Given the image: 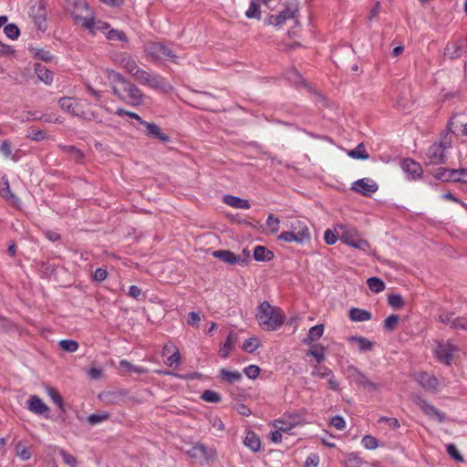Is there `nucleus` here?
I'll return each instance as SVG.
<instances>
[{"mask_svg":"<svg viewBox=\"0 0 467 467\" xmlns=\"http://www.w3.org/2000/svg\"><path fill=\"white\" fill-rule=\"evenodd\" d=\"M143 126L146 128V135L148 137L154 138L162 142L170 141V136L163 133L160 126H158L157 124L146 121L144 122Z\"/></svg>","mask_w":467,"mask_h":467,"instance_id":"a211bd4d","label":"nucleus"},{"mask_svg":"<svg viewBox=\"0 0 467 467\" xmlns=\"http://www.w3.org/2000/svg\"><path fill=\"white\" fill-rule=\"evenodd\" d=\"M58 346L69 353L76 352L78 348V343L73 339H62L58 342Z\"/></svg>","mask_w":467,"mask_h":467,"instance_id":"49530a36","label":"nucleus"},{"mask_svg":"<svg viewBox=\"0 0 467 467\" xmlns=\"http://www.w3.org/2000/svg\"><path fill=\"white\" fill-rule=\"evenodd\" d=\"M236 341H237V335L234 331L229 332L224 343L219 349L220 357L223 358H227L229 357L230 353L234 348Z\"/></svg>","mask_w":467,"mask_h":467,"instance_id":"5701e85b","label":"nucleus"},{"mask_svg":"<svg viewBox=\"0 0 467 467\" xmlns=\"http://www.w3.org/2000/svg\"><path fill=\"white\" fill-rule=\"evenodd\" d=\"M71 16L76 25L81 26L92 35H95L97 31H101L106 34L107 30L110 27L108 22L101 20L96 21L88 5L85 2L75 4Z\"/></svg>","mask_w":467,"mask_h":467,"instance_id":"f257e3e1","label":"nucleus"},{"mask_svg":"<svg viewBox=\"0 0 467 467\" xmlns=\"http://www.w3.org/2000/svg\"><path fill=\"white\" fill-rule=\"evenodd\" d=\"M62 152L67 154L71 160L80 163L84 158L83 152L72 145H58Z\"/></svg>","mask_w":467,"mask_h":467,"instance_id":"2f4dec72","label":"nucleus"},{"mask_svg":"<svg viewBox=\"0 0 467 467\" xmlns=\"http://www.w3.org/2000/svg\"><path fill=\"white\" fill-rule=\"evenodd\" d=\"M311 375L320 379H327L329 388L332 390H338L339 383L337 380L333 371L329 368L326 366L316 365L313 368Z\"/></svg>","mask_w":467,"mask_h":467,"instance_id":"f8f14e48","label":"nucleus"},{"mask_svg":"<svg viewBox=\"0 0 467 467\" xmlns=\"http://www.w3.org/2000/svg\"><path fill=\"white\" fill-rule=\"evenodd\" d=\"M213 256L230 265L238 264L241 261L240 256L229 250H216L213 253Z\"/></svg>","mask_w":467,"mask_h":467,"instance_id":"bb28decb","label":"nucleus"},{"mask_svg":"<svg viewBox=\"0 0 467 467\" xmlns=\"http://www.w3.org/2000/svg\"><path fill=\"white\" fill-rule=\"evenodd\" d=\"M294 17V11L289 8H285L278 15H269L265 20L267 25L271 26H280L283 25L286 20Z\"/></svg>","mask_w":467,"mask_h":467,"instance_id":"412c9836","label":"nucleus"},{"mask_svg":"<svg viewBox=\"0 0 467 467\" xmlns=\"http://www.w3.org/2000/svg\"><path fill=\"white\" fill-rule=\"evenodd\" d=\"M245 376L251 379H254L259 376L260 368L256 365H250L244 369Z\"/></svg>","mask_w":467,"mask_h":467,"instance_id":"0e129e2a","label":"nucleus"},{"mask_svg":"<svg viewBox=\"0 0 467 467\" xmlns=\"http://www.w3.org/2000/svg\"><path fill=\"white\" fill-rule=\"evenodd\" d=\"M274 253L263 245H257L254 249V258L258 262H269L274 258Z\"/></svg>","mask_w":467,"mask_h":467,"instance_id":"c756f323","label":"nucleus"},{"mask_svg":"<svg viewBox=\"0 0 467 467\" xmlns=\"http://www.w3.org/2000/svg\"><path fill=\"white\" fill-rule=\"evenodd\" d=\"M411 400L431 419H437L439 422L445 420V414L429 403L425 399L417 393L410 395Z\"/></svg>","mask_w":467,"mask_h":467,"instance_id":"6e6552de","label":"nucleus"},{"mask_svg":"<svg viewBox=\"0 0 467 467\" xmlns=\"http://www.w3.org/2000/svg\"><path fill=\"white\" fill-rule=\"evenodd\" d=\"M348 317L353 322H364L370 320L372 315L366 309L352 307L348 311Z\"/></svg>","mask_w":467,"mask_h":467,"instance_id":"cd10ccee","label":"nucleus"},{"mask_svg":"<svg viewBox=\"0 0 467 467\" xmlns=\"http://www.w3.org/2000/svg\"><path fill=\"white\" fill-rule=\"evenodd\" d=\"M244 444L253 452H258L261 450V440L253 431H247L244 438Z\"/></svg>","mask_w":467,"mask_h":467,"instance_id":"b1692460","label":"nucleus"},{"mask_svg":"<svg viewBox=\"0 0 467 467\" xmlns=\"http://www.w3.org/2000/svg\"><path fill=\"white\" fill-rule=\"evenodd\" d=\"M266 224L271 229L273 234H275L279 230L280 220L275 217L273 213H270L266 219Z\"/></svg>","mask_w":467,"mask_h":467,"instance_id":"bf43d9fd","label":"nucleus"},{"mask_svg":"<svg viewBox=\"0 0 467 467\" xmlns=\"http://www.w3.org/2000/svg\"><path fill=\"white\" fill-rule=\"evenodd\" d=\"M245 16L248 19H260L261 18V11L260 5L257 0H250L249 7L245 11Z\"/></svg>","mask_w":467,"mask_h":467,"instance_id":"c9c22d12","label":"nucleus"},{"mask_svg":"<svg viewBox=\"0 0 467 467\" xmlns=\"http://www.w3.org/2000/svg\"><path fill=\"white\" fill-rule=\"evenodd\" d=\"M319 461L320 459L317 453H311L307 456L304 467H317Z\"/></svg>","mask_w":467,"mask_h":467,"instance_id":"338daca9","label":"nucleus"},{"mask_svg":"<svg viewBox=\"0 0 467 467\" xmlns=\"http://www.w3.org/2000/svg\"><path fill=\"white\" fill-rule=\"evenodd\" d=\"M58 105L63 110L74 116L81 117L86 119H91L95 118L94 112L86 113L83 110L81 102L78 99L69 97H64L58 100Z\"/></svg>","mask_w":467,"mask_h":467,"instance_id":"423d86ee","label":"nucleus"},{"mask_svg":"<svg viewBox=\"0 0 467 467\" xmlns=\"http://www.w3.org/2000/svg\"><path fill=\"white\" fill-rule=\"evenodd\" d=\"M223 200L225 204L234 208L249 209L251 207L248 200L237 196L227 194L223 196Z\"/></svg>","mask_w":467,"mask_h":467,"instance_id":"c85d7f7f","label":"nucleus"},{"mask_svg":"<svg viewBox=\"0 0 467 467\" xmlns=\"http://www.w3.org/2000/svg\"><path fill=\"white\" fill-rule=\"evenodd\" d=\"M27 409L37 415H43L48 412L49 410L46 403L36 395H32L29 397L27 400Z\"/></svg>","mask_w":467,"mask_h":467,"instance_id":"6ab92c4d","label":"nucleus"},{"mask_svg":"<svg viewBox=\"0 0 467 467\" xmlns=\"http://www.w3.org/2000/svg\"><path fill=\"white\" fill-rule=\"evenodd\" d=\"M451 147V141L444 140L435 142L426 151V163L428 165L443 164L446 161L445 150Z\"/></svg>","mask_w":467,"mask_h":467,"instance_id":"39448f33","label":"nucleus"},{"mask_svg":"<svg viewBox=\"0 0 467 467\" xmlns=\"http://www.w3.org/2000/svg\"><path fill=\"white\" fill-rule=\"evenodd\" d=\"M59 454L61 455L63 462L69 465L70 467H76L78 465V460L76 457L67 451H66L64 449L59 450Z\"/></svg>","mask_w":467,"mask_h":467,"instance_id":"6e6d98bb","label":"nucleus"},{"mask_svg":"<svg viewBox=\"0 0 467 467\" xmlns=\"http://www.w3.org/2000/svg\"><path fill=\"white\" fill-rule=\"evenodd\" d=\"M219 376L223 380H224L228 383H231V384H233L234 382H238L242 379V374L239 371H237V370L231 371L226 368H222L219 371Z\"/></svg>","mask_w":467,"mask_h":467,"instance_id":"f704fd0d","label":"nucleus"},{"mask_svg":"<svg viewBox=\"0 0 467 467\" xmlns=\"http://www.w3.org/2000/svg\"><path fill=\"white\" fill-rule=\"evenodd\" d=\"M278 240L284 241L286 243L294 242L297 244H306L304 241H299V237H297L296 234H294L293 231H291V230L281 233V234L278 236Z\"/></svg>","mask_w":467,"mask_h":467,"instance_id":"c03bdc74","label":"nucleus"},{"mask_svg":"<svg viewBox=\"0 0 467 467\" xmlns=\"http://www.w3.org/2000/svg\"><path fill=\"white\" fill-rule=\"evenodd\" d=\"M454 175H458V169L439 168L435 173V178L444 182L454 179Z\"/></svg>","mask_w":467,"mask_h":467,"instance_id":"4c0bfd02","label":"nucleus"},{"mask_svg":"<svg viewBox=\"0 0 467 467\" xmlns=\"http://www.w3.org/2000/svg\"><path fill=\"white\" fill-rule=\"evenodd\" d=\"M119 365L121 368H125L128 371L136 373V374H146L148 372V369L140 367V366H134L130 361L126 359H122L119 361Z\"/></svg>","mask_w":467,"mask_h":467,"instance_id":"79ce46f5","label":"nucleus"},{"mask_svg":"<svg viewBox=\"0 0 467 467\" xmlns=\"http://www.w3.org/2000/svg\"><path fill=\"white\" fill-rule=\"evenodd\" d=\"M417 380L426 390H436L439 387V380L426 372L419 373L417 375Z\"/></svg>","mask_w":467,"mask_h":467,"instance_id":"4be33fe9","label":"nucleus"},{"mask_svg":"<svg viewBox=\"0 0 467 467\" xmlns=\"http://www.w3.org/2000/svg\"><path fill=\"white\" fill-rule=\"evenodd\" d=\"M257 348V339L254 337L246 339L242 346V348L248 353L254 352Z\"/></svg>","mask_w":467,"mask_h":467,"instance_id":"e2e57ef3","label":"nucleus"},{"mask_svg":"<svg viewBox=\"0 0 467 467\" xmlns=\"http://www.w3.org/2000/svg\"><path fill=\"white\" fill-rule=\"evenodd\" d=\"M201 399L206 402L218 403L221 401L222 396L214 390L206 389L202 393Z\"/></svg>","mask_w":467,"mask_h":467,"instance_id":"37998d69","label":"nucleus"},{"mask_svg":"<svg viewBox=\"0 0 467 467\" xmlns=\"http://www.w3.org/2000/svg\"><path fill=\"white\" fill-rule=\"evenodd\" d=\"M106 37L108 40H118L125 43L129 41V38L124 31L113 28L107 31Z\"/></svg>","mask_w":467,"mask_h":467,"instance_id":"a19ab883","label":"nucleus"},{"mask_svg":"<svg viewBox=\"0 0 467 467\" xmlns=\"http://www.w3.org/2000/svg\"><path fill=\"white\" fill-rule=\"evenodd\" d=\"M364 461L358 452L348 453L344 461L345 467H361Z\"/></svg>","mask_w":467,"mask_h":467,"instance_id":"e433bc0d","label":"nucleus"},{"mask_svg":"<svg viewBox=\"0 0 467 467\" xmlns=\"http://www.w3.org/2000/svg\"><path fill=\"white\" fill-rule=\"evenodd\" d=\"M324 333V325H317L312 327L307 334V337L303 339L304 344H310L313 341L319 339Z\"/></svg>","mask_w":467,"mask_h":467,"instance_id":"72a5a7b5","label":"nucleus"},{"mask_svg":"<svg viewBox=\"0 0 467 467\" xmlns=\"http://www.w3.org/2000/svg\"><path fill=\"white\" fill-rule=\"evenodd\" d=\"M113 63L124 68L133 76L139 66L135 59L126 52H116L110 57Z\"/></svg>","mask_w":467,"mask_h":467,"instance_id":"9d476101","label":"nucleus"},{"mask_svg":"<svg viewBox=\"0 0 467 467\" xmlns=\"http://www.w3.org/2000/svg\"><path fill=\"white\" fill-rule=\"evenodd\" d=\"M47 393L53 402L57 404L61 410H64L63 399L59 392L54 388H47Z\"/></svg>","mask_w":467,"mask_h":467,"instance_id":"3c124183","label":"nucleus"},{"mask_svg":"<svg viewBox=\"0 0 467 467\" xmlns=\"http://www.w3.org/2000/svg\"><path fill=\"white\" fill-rule=\"evenodd\" d=\"M0 153L6 159L11 157L12 147L9 140H5L4 141H2V143L0 144Z\"/></svg>","mask_w":467,"mask_h":467,"instance_id":"69168bd1","label":"nucleus"},{"mask_svg":"<svg viewBox=\"0 0 467 467\" xmlns=\"http://www.w3.org/2000/svg\"><path fill=\"white\" fill-rule=\"evenodd\" d=\"M348 377L358 388H363L369 392L378 391L380 389L379 383L370 380L366 374L356 367L348 368Z\"/></svg>","mask_w":467,"mask_h":467,"instance_id":"0eeeda50","label":"nucleus"},{"mask_svg":"<svg viewBox=\"0 0 467 467\" xmlns=\"http://www.w3.org/2000/svg\"><path fill=\"white\" fill-rule=\"evenodd\" d=\"M16 454L22 461H27L32 456L30 450L27 447H26L21 441L17 442V444L16 445Z\"/></svg>","mask_w":467,"mask_h":467,"instance_id":"de8ad7c7","label":"nucleus"},{"mask_svg":"<svg viewBox=\"0 0 467 467\" xmlns=\"http://www.w3.org/2000/svg\"><path fill=\"white\" fill-rule=\"evenodd\" d=\"M109 78L110 80V87L113 94L118 97L121 101H125L124 95L120 92L119 85L122 88L129 82L120 73L111 70L109 72Z\"/></svg>","mask_w":467,"mask_h":467,"instance_id":"2eb2a0df","label":"nucleus"},{"mask_svg":"<svg viewBox=\"0 0 467 467\" xmlns=\"http://www.w3.org/2000/svg\"><path fill=\"white\" fill-rule=\"evenodd\" d=\"M109 418V414L108 412L93 413L88 417V422L91 425H96L107 420Z\"/></svg>","mask_w":467,"mask_h":467,"instance_id":"603ef678","label":"nucleus"},{"mask_svg":"<svg viewBox=\"0 0 467 467\" xmlns=\"http://www.w3.org/2000/svg\"><path fill=\"white\" fill-rule=\"evenodd\" d=\"M144 52L152 61L171 60L176 62L177 59V56L161 42H148L144 46Z\"/></svg>","mask_w":467,"mask_h":467,"instance_id":"20e7f679","label":"nucleus"},{"mask_svg":"<svg viewBox=\"0 0 467 467\" xmlns=\"http://www.w3.org/2000/svg\"><path fill=\"white\" fill-rule=\"evenodd\" d=\"M307 355L314 357L318 364L322 363L326 358L325 349L320 345H317V346L313 347L308 351Z\"/></svg>","mask_w":467,"mask_h":467,"instance_id":"09e8293b","label":"nucleus"},{"mask_svg":"<svg viewBox=\"0 0 467 467\" xmlns=\"http://www.w3.org/2000/svg\"><path fill=\"white\" fill-rule=\"evenodd\" d=\"M35 73L37 76V78L44 82L46 85H51L53 82V73L41 63H36L34 65Z\"/></svg>","mask_w":467,"mask_h":467,"instance_id":"a878e982","label":"nucleus"},{"mask_svg":"<svg viewBox=\"0 0 467 467\" xmlns=\"http://www.w3.org/2000/svg\"><path fill=\"white\" fill-rule=\"evenodd\" d=\"M0 195L12 202H16L18 201V198L12 193L9 186L8 179L5 176H3L0 179Z\"/></svg>","mask_w":467,"mask_h":467,"instance_id":"473e14b6","label":"nucleus"},{"mask_svg":"<svg viewBox=\"0 0 467 467\" xmlns=\"http://www.w3.org/2000/svg\"><path fill=\"white\" fill-rule=\"evenodd\" d=\"M451 328L456 329V330L467 331V317H455L453 319V321H451Z\"/></svg>","mask_w":467,"mask_h":467,"instance_id":"4d7b16f0","label":"nucleus"},{"mask_svg":"<svg viewBox=\"0 0 467 467\" xmlns=\"http://www.w3.org/2000/svg\"><path fill=\"white\" fill-rule=\"evenodd\" d=\"M192 458L205 459L207 461L214 460L216 452L213 448L207 447L202 443H197L189 451Z\"/></svg>","mask_w":467,"mask_h":467,"instance_id":"dca6fc26","label":"nucleus"},{"mask_svg":"<svg viewBox=\"0 0 467 467\" xmlns=\"http://www.w3.org/2000/svg\"><path fill=\"white\" fill-rule=\"evenodd\" d=\"M290 230L299 237V241L306 244L311 240V233L306 223L300 220L291 222Z\"/></svg>","mask_w":467,"mask_h":467,"instance_id":"f3484780","label":"nucleus"},{"mask_svg":"<svg viewBox=\"0 0 467 467\" xmlns=\"http://www.w3.org/2000/svg\"><path fill=\"white\" fill-rule=\"evenodd\" d=\"M388 302L390 306L396 309L401 308L404 306V300L399 294L389 295L388 297Z\"/></svg>","mask_w":467,"mask_h":467,"instance_id":"5fc2aeb1","label":"nucleus"},{"mask_svg":"<svg viewBox=\"0 0 467 467\" xmlns=\"http://www.w3.org/2000/svg\"><path fill=\"white\" fill-rule=\"evenodd\" d=\"M367 284L368 288L374 293H379L385 289V283L379 277H369Z\"/></svg>","mask_w":467,"mask_h":467,"instance_id":"ea45409f","label":"nucleus"},{"mask_svg":"<svg viewBox=\"0 0 467 467\" xmlns=\"http://www.w3.org/2000/svg\"><path fill=\"white\" fill-rule=\"evenodd\" d=\"M348 155L356 160H367L369 157L362 143H359L355 149L349 150Z\"/></svg>","mask_w":467,"mask_h":467,"instance_id":"58836bf2","label":"nucleus"},{"mask_svg":"<svg viewBox=\"0 0 467 467\" xmlns=\"http://www.w3.org/2000/svg\"><path fill=\"white\" fill-rule=\"evenodd\" d=\"M348 341L352 345H356L359 352L371 351L375 346L373 341L362 336H350Z\"/></svg>","mask_w":467,"mask_h":467,"instance_id":"aec40b11","label":"nucleus"},{"mask_svg":"<svg viewBox=\"0 0 467 467\" xmlns=\"http://www.w3.org/2000/svg\"><path fill=\"white\" fill-rule=\"evenodd\" d=\"M457 351L458 348L451 341H441L437 344L435 356L440 362L451 365L453 354Z\"/></svg>","mask_w":467,"mask_h":467,"instance_id":"1a4fd4ad","label":"nucleus"},{"mask_svg":"<svg viewBox=\"0 0 467 467\" xmlns=\"http://www.w3.org/2000/svg\"><path fill=\"white\" fill-rule=\"evenodd\" d=\"M330 424L335 427L337 430L342 431L346 427V421L343 417L337 415L332 417L330 420Z\"/></svg>","mask_w":467,"mask_h":467,"instance_id":"774afa93","label":"nucleus"},{"mask_svg":"<svg viewBox=\"0 0 467 467\" xmlns=\"http://www.w3.org/2000/svg\"><path fill=\"white\" fill-rule=\"evenodd\" d=\"M401 168L410 181H416L421 178L423 170L421 165L410 158L404 159L401 162Z\"/></svg>","mask_w":467,"mask_h":467,"instance_id":"4468645a","label":"nucleus"},{"mask_svg":"<svg viewBox=\"0 0 467 467\" xmlns=\"http://www.w3.org/2000/svg\"><path fill=\"white\" fill-rule=\"evenodd\" d=\"M296 419L297 416L296 414H290L288 415V420H275L273 422V426L282 432H288L298 424Z\"/></svg>","mask_w":467,"mask_h":467,"instance_id":"393cba45","label":"nucleus"},{"mask_svg":"<svg viewBox=\"0 0 467 467\" xmlns=\"http://www.w3.org/2000/svg\"><path fill=\"white\" fill-rule=\"evenodd\" d=\"M446 451H447L448 454L452 459H454L456 462H463V457L462 456V454L460 453V451H458L457 447L454 444H452V443L448 444Z\"/></svg>","mask_w":467,"mask_h":467,"instance_id":"052dcab7","label":"nucleus"},{"mask_svg":"<svg viewBox=\"0 0 467 467\" xmlns=\"http://www.w3.org/2000/svg\"><path fill=\"white\" fill-rule=\"evenodd\" d=\"M400 320L398 315H390L384 320V327L389 331H393Z\"/></svg>","mask_w":467,"mask_h":467,"instance_id":"13d9d810","label":"nucleus"},{"mask_svg":"<svg viewBox=\"0 0 467 467\" xmlns=\"http://www.w3.org/2000/svg\"><path fill=\"white\" fill-rule=\"evenodd\" d=\"M140 85L147 86L153 89L166 90L169 84L160 74L146 71L140 67L135 70L132 76Z\"/></svg>","mask_w":467,"mask_h":467,"instance_id":"7ed1b4c3","label":"nucleus"},{"mask_svg":"<svg viewBox=\"0 0 467 467\" xmlns=\"http://www.w3.org/2000/svg\"><path fill=\"white\" fill-rule=\"evenodd\" d=\"M362 446L367 450H375L378 448V440L371 435H365L361 440Z\"/></svg>","mask_w":467,"mask_h":467,"instance_id":"864d4df0","label":"nucleus"},{"mask_svg":"<svg viewBox=\"0 0 467 467\" xmlns=\"http://www.w3.org/2000/svg\"><path fill=\"white\" fill-rule=\"evenodd\" d=\"M379 189L375 181L370 178H363L356 181L351 187V190L358 192L364 196H370Z\"/></svg>","mask_w":467,"mask_h":467,"instance_id":"ddd939ff","label":"nucleus"},{"mask_svg":"<svg viewBox=\"0 0 467 467\" xmlns=\"http://www.w3.org/2000/svg\"><path fill=\"white\" fill-rule=\"evenodd\" d=\"M165 364L171 368L178 367L181 364V354L177 348L174 353L166 359Z\"/></svg>","mask_w":467,"mask_h":467,"instance_id":"680f3d73","label":"nucleus"},{"mask_svg":"<svg viewBox=\"0 0 467 467\" xmlns=\"http://www.w3.org/2000/svg\"><path fill=\"white\" fill-rule=\"evenodd\" d=\"M256 319L265 330L275 331L284 324L285 316L279 308L264 301L258 306Z\"/></svg>","mask_w":467,"mask_h":467,"instance_id":"f03ea898","label":"nucleus"},{"mask_svg":"<svg viewBox=\"0 0 467 467\" xmlns=\"http://www.w3.org/2000/svg\"><path fill=\"white\" fill-rule=\"evenodd\" d=\"M122 88L127 93V96H124L125 103L133 107L143 103L145 95L135 84L129 81Z\"/></svg>","mask_w":467,"mask_h":467,"instance_id":"9b49d317","label":"nucleus"},{"mask_svg":"<svg viewBox=\"0 0 467 467\" xmlns=\"http://www.w3.org/2000/svg\"><path fill=\"white\" fill-rule=\"evenodd\" d=\"M4 33L8 38L16 40L20 35V30L16 24L11 23L5 26Z\"/></svg>","mask_w":467,"mask_h":467,"instance_id":"a18cd8bd","label":"nucleus"},{"mask_svg":"<svg viewBox=\"0 0 467 467\" xmlns=\"http://www.w3.org/2000/svg\"><path fill=\"white\" fill-rule=\"evenodd\" d=\"M339 230L336 227L335 231L330 229H327L324 233V240L327 244L332 245L337 243V239H339Z\"/></svg>","mask_w":467,"mask_h":467,"instance_id":"8fccbe9b","label":"nucleus"},{"mask_svg":"<svg viewBox=\"0 0 467 467\" xmlns=\"http://www.w3.org/2000/svg\"><path fill=\"white\" fill-rule=\"evenodd\" d=\"M337 228L339 230V240L344 244L349 245V243H353L357 239L356 231L348 228L344 224H337Z\"/></svg>","mask_w":467,"mask_h":467,"instance_id":"7c9ffc66","label":"nucleus"}]
</instances>
